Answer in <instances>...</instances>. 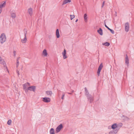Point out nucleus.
Instances as JSON below:
<instances>
[{
	"mask_svg": "<svg viewBox=\"0 0 134 134\" xmlns=\"http://www.w3.org/2000/svg\"><path fill=\"white\" fill-rule=\"evenodd\" d=\"M27 32H24L21 37V41L23 43H26L27 41V38L26 37Z\"/></svg>",
	"mask_w": 134,
	"mask_h": 134,
	"instance_id": "f257e3e1",
	"label": "nucleus"
},
{
	"mask_svg": "<svg viewBox=\"0 0 134 134\" xmlns=\"http://www.w3.org/2000/svg\"><path fill=\"white\" fill-rule=\"evenodd\" d=\"M6 40V37L5 34H2L0 36V41L2 44L5 42Z\"/></svg>",
	"mask_w": 134,
	"mask_h": 134,
	"instance_id": "f03ea898",
	"label": "nucleus"
},
{
	"mask_svg": "<svg viewBox=\"0 0 134 134\" xmlns=\"http://www.w3.org/2000/svg\"><path fill=\"white\" fill-rule=\"evenodd\" d=\"M30 86V84L29 83H26L23 85V88L25 91L27 92H28V90L27 88L29 87Z\"/></svg>",
	"mask_w": 134,
	"mask_h": 134,
	"instance_id": "7ed1b4c3",
	"label": "nucleus"
},
{
	"mask_svg": "<svg viewBox=\"0 0 134 134\" xmlns=\"http://www.w3.org/2000/svg\"><path fill=\"white\" fill-rule=\"evenodd\" d=\"M63 128V126L62 124H60L56 129V133L59 132L61 130V129Z\"/></svg>",
	"mask_w": 134,
	"mask_h": 134,
	"instance_id": "20e7f679",
	"label": "nucleus"
},
{
	"mask_svg": "<svg viewBox=\"0 0 134 134\" xmlns=\"http://www.w3.org/2000/svg\"><path fill=\"white\" fill-rule=\"evenodd\" d=\"M27 13L30 16H32L33 13L32 9L31 8H29L27 10Z\"/></svg>",
	"mask_w": 134,
	"mask_h": 134,
	"instance_id": "39448f33",
	"label": "nucleus"
},
{
	"mask_svg": "<svg viewBox=\"0 0 134 134\" xmlns=\"http://www.w3.org/2000/svg\"><path fill=\"white\" fill-rule=\"evenodd\" d=\"M42 55L43 57H47L48 55V53L47 50L45 49H44L42 52Z\"/></svg>",
	"mask_w": 134,
	"mask_h": 134,
	"instance_id": "423d86ee",
	"label": "nucleus"
},
{
	"mask_svg": "<svg viewBox=\"0 0 134 134\" xmlns=\"http://www.w3.org/2000/svg\"><path fill=\"white\" fill-rule=\"evenodd\" d=\"M103 66L102 63H101L99 66L97 72V74L98 76L99 75L100 72L103 67Z\"/></svg>",
	"mask_w": 134,
	"mask_h": 134,
	"instance_id": "0eeeda50",
	"label": "nucleus"
},
{
	"mask_svg": "<svg viewBox=\"0 0 134 134\" xmlns=\"http://www.w3.org/2000/svg\"><path fill=\"white\" fill-rule=\"evenodd\" d=\"M125 30L126 32H128L129 29V26L128 23H126L125 25Z\"/></svg>",
	"mask_w": 134,
	"mask_h": 134,
	"instance_id": "6e6552de",
	"label": "nucleus"
},
{
	"mask_svg": "<svg viewBox=\"0 0 134 134\" xmlns=\"http://www.w3.org/2000/svg\"><path fill=\"white\" fill-rule=\"evenodd\" d=\"M35 89V86H31L28 87L27 88L28 91L29 90L31 91H32L34 92Z\"/></svg>",
	"mask_w": 134,
	"mask_h": 134,
	"instance_id": "1a4fd4ad",
	"label": "nucleus"
},
{
	"mask_svg": "<svg viewBox=\"0 0 134 134\" xmlns=\"http://www.w3.org/2000/svg\"><path fill=\"white\" fill-rule=\"evenodd\" d=\"M62 54L64 59H65L67 58V56L66 55V51L65 49H64V51L62 52Z\"/></svg>",
	"mask_w": 134,
	"mask_h": 134,
	"instance_id": "9d476101",
	"label": "nucleus"
},
{
	"mask_svg": "<svg viewBox=\"0 0 134 134\" xmlns=\"http://www.w3.org/2000/svg\"><path fill=\"white\" fill-rule=\"evenodd\" d=\"M84 20L85 22L87 23L88 21V16L86 14H85L83 16Z\"/></svg>",
	"mask_w": 134,
	"mask_h": 134,
	"instance_id": "9b49d317",
	"label": "nucleus"
},
{
	"mask_svg": "<svg viewBox=\"0 0 134 134\" xmlns=\"http://www.w3.org/2000/svg\"><path fill=\"white\" fill-rule=\"evenodd\" d=\"M121 118L124 121L128 120H129V118L127 117L124 115L121 116Z\"/></svg>",
	"mask_w": 134,
	"mask_h": 134,
	"instance_id": "f8f14e48",
	"label": "nucleus"
},
{
	"mask_svg": "<svg viewBox=\"0 0 134 134\" xmlns=\"http://www.w3.org/2000/svg\"><path fill=\"white\" fill-rule=\"evenodd\" d=\"M122 124L121 123H120L117 124V128L116 129V130H117L118 131L120 128L122 126Z\"/></svg>",
	"mask_w": 134,
	"mask_h": 134,
	"instance_id": "ddd939ff",
	"label": "nucleus"
},
{
	"mask_svg": "<svg viewBox=\"0 0 134 134\" xmlns=\"http://www.w3.org/2000/svg\"><path fill=\"white\" fill-rule=\"evenodd\" d=\"M117 130H115L114 131H110L109 134H115L116 133L118 132Z\"/></svg>",
	"mask_w": 134,
	"mask_h": 134,
	"instance_id": "4468645a",
	"label": "nucleus"
},
{
	"mask_svg": "<svg viewBox=\"0 0 134 134\" xmlns=\"http://www.w3.org/2000/svg\"><path fill=\"white\" fill-rule=\"evenodd\" d=\"M56 35L57 38H58L60 37V34L59 30L58 29H57L56 31Z\"/></svg>",
	"mask_w": 134,
	"mask_h": 134,
	"instance_id": "2eb2a0df",
	"label": "nucleus"
},
{
	"mask_svg": "<svg viewBox=\"0 0 134 134\" xmlns=\"http://www.w3.org/2000/svg\"><path fill=\"white\" fill-rule=\"evenodd\" d=\"M117 124L116 123H115L111 125V128L112 129H114L116 128H117Z\"/></svg>",
	"mask_w": 134,
	"mask_h": 134,
	"instance_id": "dca6fc26",
	"label": "nucleus"
},
{
	"mask_svg": "<svg viewBox=\"0 0 134 134\" xmlns=\"http://www.w3.org/2000/svg\"><path fill=\"white\" fill-rule=\"evenodd\" d=\"M98 32L99 34L101 35H102L103 34V31L102 29L101 28H100L97 31Z\"/></svg>",
	"mask_w": 134,
	"mask_h": 134,
	"instance_id": "f3484780",
	"label": "nucleus"
},
{
	"mask_svg": "<svg viewBox=\"0 0 134 134\" xmlns=\"http://www.w3.org/2000/svg\"><path fill=\"white\" fill-rule=\"evenodd\" d=\"M10 15L11 17L13 19L15 18L16 17V14L14 13H11Z\"/></svg>",
	"mask_w": 134,
	"mask_h": 134,
	"instance_id": "a211bd4d",
	"label": "nucleus"
},
{
	"mask_svg": "<svg viewBox=\"0 0 134 134\" xmlns=\"http://www.w3.org/2000/svg\"><path fill=\"white\" fill-rule=\"evenodd\" d=\"M5 2H4L3 3H1L0 4V8H2L4 7L5 5Z\"/></svg>",
	"mask_w": 134,
	"mask_h": 134,
	"instance_id": "6ab92c4d",
	"label": "nucleus"
},
{
	"mask_svg": "<svg viewBox=\"0 0 134 134\" xmlns=\"http://www.w3.org/2000/svg\"><path fill=\"white\" fill-rule=\"evenodd\" d=\"M71 0H64L63 2V4H64L71 2Z\"/></svg>",
	"mask_w": 134,
	"mask_h": 134,
	"instance_id": "aec40b11",
	"label": "nucleus"
},
{
	"mask_svg": "<svg viewBox=\"0 0 134 134\" xmlns=\"http://www.w3.org/2000/svg\"><path fill=\"white\" fill-rule=\"evenodd\" d=\"M50 134H54V130L53 128H51L49 131Z\"/></svg>",
	"mask_w": 134,
	"mask_h": 134,
	"instance_id": "412c9836",
	"label": "nucleus"
},
{
	"mask_svg": "<svg viewBox=\"0 0 134 134\" xmlns=\"http://www.w3.org/2000/svg\"><path fill=\"white\" fill-rule=\"evenodd\" d=\"M125 63L127 64H128L129 63L128 57L127 55H126V58H125Z\"/></svg>",
	"mask_w": 134,
	"mask_h": 134,
	"instance_id": "4be33fe9",
	"label": "nucleus"
},
{
	"mask_svg": "<svg viewBox=\"0 0 134 134\" xmlns=\"http://www.w3.org/2000/svg\"><path fill=\"white\" fill-rule=\"evenodd\" d=\"M46 93L47 95L50 96H51L52 94V91H47L46 92Z\"/></svg>",
	"mask_w": 134,
	"mask_h": 134,
	"instance_id": "5701e85b",
	"label": "nucleus"
},
{
	"mask_svg": "<svg viewBox=\"0 0 134 134\" xmlns=\"http://www.w3.org/2000/svg\"><path fill=\"white\" fill-rule=\"evenodd\" d=\"M102 44L105 46H108L110 45V43L108 42H106L103 43Z\"/></svg>",
	"mask_w": 134,
	"mask_h": 134,
	"instance_id": "b1692460",
	"label": "nucleus"
},
{
	"mask_svg": "<svg viewBox=\"0 0 134 134\" xmlns=\"http://www.w3.org/2000/svg\"><path fill=\"white\" fill-rule=\"evenodd\" d=\"M43 100H51L50 99L48 98H43Z\"/></svg>",
	"mask_w": 134,
	"mask_h": 134,
	"instance_id": "393cba45",
	"label": "nucleus"
},
{
	"mask_svg": "<svg viewBox=\"0 0 134 134\" xmlns=\"http://www.w3.org/2000/svg\"><path fill=\"white\" fill-rule=\"evenodd\" d=\"M12 122V121L11 120H8L7 122V124L9 125H10Z\"/></svg>",
	"mask_w": 134,
	"mask_h": 134,
	"instance_id": "a878e982",
	"label": "nucleus"
},
{
	"mask_svg": "<svg viewBox=\"0 0 134 134\" xmlns=\"http://www.w3.org/2000/svg\"><path fill=\"white\" fill-rule=\"evenodd\" d=\"M70 19L71 20H72L75 17V16L74 15H70Z\"/></svg>",
	"mask_w": 134,
	"mask_h": 134,
	"instance_id": "bb28decb",
	"label": "nucleus"
},
{
	"mask_svg": "<svg viewBox=\"0 0 134 134\" xmlns=\"http://www.w3.org/2000/svg\"><path fill=\"white\" fill-rule=\"evenodd\" d=\"M110 31L112 34H114V32L113 30L111 29L110 30Z\"/></svg>",
	"mask_w": 134,
	"mask_h": 134,
	"instance_id": "cd10ccee",
	"label": "nucleus"
},
{
	"mask_svg": "<svg viewBox=\"0 0 134 134\" xmlns=\"http://www.w3.org/2000/svg\"><path fill=\"white\" fill-rule=\"evenodd\" d=\"M13 53L14 56H15L16 55V52L15 51H14L13 52Z\"/></svg>",
	"mask_w": 134,
	"mask_h": 134,
	"instance_id": "c85d7f7f",
	"label": "nucleus"
},
{
	"mask_svg": "<svg viewBox=\"0 0 134 134\" xmlns=\"http://www.w3.org/2000/svg\"><path fill=\"white\" fill-rule=\"evenodd\" d=\"M17 66H18L19 64V61L17 60Z\"/></svg>",
	"mask_w": 134,
	"mask_h": 134,
	"instance_id": "c756f323",
	"label": "nucleus"
},
{
	"mask_svg": "<svg viewBox=\"0 0 134 134\" xmlns=\"http://www.w3.org/2000/svg\"><path fill=\"white\" fill-rule=\"evenodd\" d=\"M20 59V57H18L17 58V60L19 61V60Z\"/></svg>",
	"mask_w": 134,
	"mask_h": 134,
	"instance_id": "7c9ffc66",
	"label": "nucleus"
},
{
	"mask_svg": "<svg viewBox=\"0 0 134 134\" xmlns=\"http://www.w3.org/2000/svg\"><path fill=\"white\" fill-rule=\"evenodd\" d=\"M105 26L106 28L108 27V26L106 25L105 23Z\"/></svg>",
	"mask_w": 134,
	"mask_h": 134,
	"instance_id": "2f4dec72",
	"label": "nucleus"
},
{
	"mask_svg": "<svg viewBox=\"0 0 134 134\" xmlns=\"http://www.w3.org/2000/svg\"><path fill=\"white\" fill-rule=\"evenodd\" d=\"M107 28L110 31V30L111 29H110L108 27H107Z\"/></svg>",
	"mask_w": 134,
	"mask_h": 134,
	"instance_id": "473e14b6",
	"label": "nucleus"
},
{
	"mask_svg": "<svg viewBox=\"0 0 134 134\" xmlns=\"http://www.w3.org/2000/svg\"><path fill=\"white\" fill-rule=\"evenodd\" d=\"M44 102H46L48 103L50 101H44Z\"/></svg>",
	"mask_w": 134,
	"mask_h": 134,
	"instance_id": "72a5a7b5",
	"label": "nucleus"
},
{
	"mask_svg": "<svg viewBox=\"0 0 134 134\" xmlns=\"http://www.w3.org/2000/svg\"><path fill=\"white\" fill-rule=\"evenodd\" d=\"M78 20L77 19L75 21V22H77V21H78Z\"/></svg>",
	"mask_w": 134,
	"mask_h": 134,
	"instance_id": "f704fd0d",
	"label": "nucleus"
},
{
	"mask_svg": "<svg viewBox=\"0 0 134 134\" xmlns=\"http://www.w3.org/2000/svg\"><path fill=\"white\" fill-rule=\"evenodd\" d=\"M104 2H103V5H104Z\"/></svg>",
	"mask_w": 134,
	"mask_h": 134,
	"instance_id": "c9c22d12",
	"label": "nucleus"
},
{
	"mask_svg": "<svg viewBox=\"0 0 134 134\" xmlns=\"http://www.w3.org/2000/svg\"><path fill=\"white\" fill-rule=\"evenodd\" d=\"M64 95H63V97H62V99H63V97H64Z\"/></svg>",
	"mask_w": 134,
	"mask_h": 134,
	"instance_id": "e433bc0d",
	"label": "nucleus"
},
{
	"mask_svg": "<svg viewBox=\"0 0 134 134\" xmlns=\"http://www.w3.org/2000/svg\"><path fill=\"white\" fill-rule=\"evenodd\" d=\"M7 70H8V72H9L8 70V69H7Z\"/></svg>",
	"mask_w": 134,
	"mask_h": 134,
	"instance_id": "4c0bfd02",
	"label": "nucleus"
},
{
	"mask_svg": "<svg viewBox=\"0 0 134 134\" xmlns=\"http://www.w3.org/2000/svg\"><path fill=\"white\" fill-rule=\"evenodd\" d=\"M14 134V133H13V134Z\"/></svg>",
	"mask_w": 134,
	"mask_h": 134,
	"instance_id": "58836bf2",
	"label": "nucleus"
}]
</instances>
